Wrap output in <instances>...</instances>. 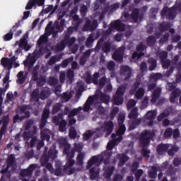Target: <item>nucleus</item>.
Here are the masks:
<instances>
[{
  "mask_svg": "<svg viewBox=\"0 0 181 181\" xmlns=\"http://www.w3.org/2000/svg\"><path fill=\"white\" fill-rule=\"evenodd\" d=\"M59 142L61 148H64V153L67 155V162L64 166V172L68 173L69 175H71V173H74V170L71 169V167L74 165V151L71 150L70 151V144L67 143V139L66 138H60L59 139Z\"/></svg>",
  "mask_w": 181,
  "mask_h": 181,
  "instance_id": "nucleus-1",
  "label": "nucleus"
},
{
  "mask_svg": "<svg viewBox=\"0 0 181 181\" xmlns=\"http://www.w3.org/2000/svg\"><path fill=\"white\" fill-rule=\"evenodd\" d=\"M110 156V153L105 151L103 153L102 155L93 156L88 162L87 168L90 169V178L92 180H95L98 177V174L100 173V169L98 168V165L103 162L104 159H107Z\"/></svg>",
  "mask_w": 181,
  "mask_h": 181,
  "instance_id": "nucleus-2",
  "label": "nucleus"
},
{
  "mask_svg": "<svg viewBox=\"0 0 181 181\" xmlns=\"http://www.w3.org/2000/svg\"><path fill=\"white\" fill-rule=\"evenodd\" d=\"M9 76H11V71H8V72L6 74L5 77L3 78V83L5 84V89L0 88V118H3L0 122L1 124H4L3 127L1 128V132H0V136H2V130L5 127H6L8 122H9V116L6 115L4 116L3 113V108L2 104L4 103V98H2V94L6 91L9 88Z\"/></svg>",
  "mask_w": 181,
  "mask_h": 181,
  "instance_id": "nucleus-3",
  "label": "nucleus"
},
{
  "mask_svg": "<svg viewBox=\"0 0 181 181\" xmlns=\"http://www.w3.org/2000/svg\"><path fill=\"white\" fill-rule=\"evenodd\" d=\"M125 119V117L124 116H120L118 118V123H119V129L117 131V134H112V141L107 143V151H112V148L115 146V145H118V143L122 139L123 134L125 132V126L122 124H124V121Z\"/></svg>",
  "mask_w": 181,
  "mask_h": 181,
  "instance_id": "nucleus-4",
  "label": "nucleus"
},
{
  "mask_svg": "<svg viewBox=\"0 0 181 181\" xmlns=\"http://www.w3.org/2000/svg\"><path fill=\"white\" fill-rule=\"evenodd\" d=\"M52 25L53 22L52 21L48 23L45 28V34L41 36L37 42L38 46L40 47L43 43H46L47 42V33L53 34L54 37V35H56V33H58L59 30H63V29L59 28V22H55L54 25L52 27ZM51 27L52 28L50 29Z\"/></svg>",
  "mask_w": 181,
  "mask_h": 181,
  "instance_id": "nucleus-5",
  "label": "nucleus"
},
{
  "mask_svg": "<svg viewBox=\"0 0 181 181\" xmlns=\"http://www.w3.org/2000/svg\"><path fill=\"white\" fill-rule=\"evenodd\" d=\"M152 136H153V133L148 131L143 132L140 135L139 146L141 148V152L145 158H149V151L146 148L149 145V141Z\"/></svg>",
  "mask_w": 181,
  "mask_h": 181,
  "instance_id": "nucleus-6",
  "label": "nucleus"
},
{
  "mask_svg": "<svg viewBox=\"0 0 181 181\" xmlns=\"http://www.w3.org/2000/svg\"><path fill=\"white\" fill-rule=\"evenodd\" d=\"M168 150V155L173 156L177 151H179V147L173 146L172 144H160L157 148V152L159 155H162L163 152Z\"/></svg>",
  "mask_w": 181,
  "mask_h": 181,
  "instance_id": "nucleus-7",
  "label": "nucleus"
},
{
  "mask_svg": "<svg viewBox=\"0 0 181 181\" xmlns=\"http://www.w3.org/2000/svg\"><path fill=\"white\" fill-rule=\"evenodd\" d=\"M125 93V86H119L113 97L114 104L121 105L124 103V94Z\"/></svg>",
  "mask_w": 181,
  "mask_h": 181,
  "instance_id": "nucleus-8",
  "label": "nucleus"
},
{
  "mask_svg": "<svg viewBox=\"0 0 181 181\" xmlns=\"http://www.w3.org/2000/svg\"><path fill=\"white\" fill-rule=\"evenodd\" d=\"M148 90H150V91H152L153 93L151 103H156L158 100H159V96L160 95V88L156 87V85H155V83H153L148 85Z\"/></svg>",
  "mask_w": 181,
  "mask_h": 181,
  "instance_id": "nucleus-9",
  "label": "nucleus"
},
{
  "mask_svg": "<svg viewBox=\"0 0 181 181\" xmlns=\"http://www.w3.org/2000/svg\"><path fill=\"white\" fill-rule=\"evenodd\" d=\"M74 149L76 151V152H78L77 160L79 165H83V159H84L85 154L84 153H81V151H83V145L81 143H75Z\"/></svg>",
  "mask_w": 181,
  "mask_h": 181,
  "instance_id": "nucleus-10",
  "label": "nucleus"
},
{
  "mask_svg": "<svg viewBox=\"0 0 181 181\" xmlns=\"http://www.w3.org/2000/svg\"><path fill=\"white\" fill-rule=\"evenodd\" d=\"M40 53H38L37 51H35L33 54L31 58L28 57L27 59L24 62L25 66H28V67H32L35 64L37 57H39Z\"/></svg>",
  "mask_w": 181,
  "mask_h": 181,
  "instance_id": "nucleus-11",
  "label": "nucleus"
},
{
  "mask_svg": "<svg viewBox=\"0 0 181 181\" xmlns=\"http://www.w3.org/2000/svg\"><path fill=\"white\" fill-rule=\"evenodd\" d=\"M52 121L56 124V125H59V124H60L59 131L61 132H64V131H66V125H67V123L65 120H62V116L53 117Z\"/></svg>",
  "mask_w": 181,
  "mask_h": 181,
  "instance_id": "nucleus-12",
  "label": "nucleus"
},
{
  "mask_svg": "<svg viewBox=\"0 0 181 181\" xmlns=\"http://www.w3.org/2000/svg\"><path fill=\"white\" fill-rule=\"evenodd\" d=\"M155 118H156V111L155 110L148 111L146 115V119L144 122L147 125H153V119Z\"/></svg>",
  "mask_w": 181,
  "mask_h": 181,
  "instance_id": "nucleus-13",
  "label": "nucleus"
},
{
  "mask_svg": "<svg viewBox=\"0 0 181 181\" xmlns=\"http://www.w3.org/2000/svg\"><path fill=\"white\" fill-rule=\"evenodd\" d=\"M144 50H145V46L142 44H139L137 46V51L134 52L132 59L134 62H136V60H139L141 56H144Z\"/></svg>",
  "mask_w": 181,
  "mask_h": 181,
  "instance_id": "nucleus-14",
  "label": "nucleus"
},
{
  "mask_svg": "<svg viewBox=\"0 0 181 181\" xmlns=\"http://www.w3.org/2000/svg\"><path fill=\"white\" fill-rule=\"evenodd\" d=\"M138 107H133L129 114V118L130 119H135V124H141V121H142L141 119H136L138 118Z\"/></svg>",
  "mask_w": 181,
  "mask_h": 181,
  "instance_id": "nucleus-15",
  "label": "nucleus"
},
{
  "mask_svg": "<svg viewBox=\"0 0 181 181\" xmlns=\"http://www.w3.org/2000/svg\"><path fill=\"white\" fill-rule=\"evenodd\" d=\"M45 4V0H29L28 2L25 9H32L35 5H37L38 6H42Z\"/></svg>",
  "mask_w": 181,
  "mask_h": 181,
  "instance_id": "nucleus-16",
  "label": "nucleus"
},
{
  "mask_svg": "<svg viewBox=\"0 0 181 181\" xmlns=\"http://www.w3.org/2000/svg\"><path fill=\"white\" fill-rule=\"evenodd\" d=\"M124 50L125 47H121L120 48H119L112 55L114 60L121 62V60H122V57L124 56Z\"/></svg>",
  "mask_w": 181,
  "mask_h": 181,
  "instance_id": "nucleus-17",
  "label": "nucleus"
},
{
  "mask_svg": "<svg viewBox=\"0 0 181 181\" xmlns=\"http://www.w3.org/2000/svg\"><path fill=\"white\" fill-rule=\"evenodd\" d=\"M181 91L180 89H174L170 95V101L172 104H175V103H177V98L179 95H180Z\"/></svg>",
  "mask_w": 181,
  "mask_h": 181,
  "instance_id": "nucleus-18",
  "label": "nucleus"
},
{
  "mask_svg": "<svg viewBox=\"0 0 181 181\" xmlns=\"http://www.w3.org/2000/svg\"><path fill=\"white\" fill-rule=\"evenodd\" d=\"M125 28V25L124 24L121 23V21L119 20H117L115 22H112L110 24V30H114V29H116L117 30H124Z\"/></svg>",
  "mask_w": 181,
  "mask_h": 181,
  "instance_id": "nucleus-19",
  "label": "nucleus"
},
{
  "mask_svg": "<svg viewBox=\"0 0 181 181\" xmlns=\"http://www.w3.org/2000/svg\"><path fill=\"white\" fill-rule=\"evenodd\" d=\"M166 57H168V52H162L160 53V58L163 69H168L170 66V61L166 59Z\"/></svg>",
  "mask_w": 181,
  "mask_h": 181,
  "instance_id": "nucleus-20",
  "label": "nucleus"
},
{
  "mask_svg": "<svg viewBox=\"0 0 181 181\" xmlns=\"http://www.w3.org/2000/svg\"><path fill=\"white\" fill-rule=\"evenodd\" d=\"M112 127H114V124H112V122H105L101 129L102 131H105V132H107V135H110L111 132H112Z\"/></svg>",
  "mask_w": 181,
  "mask_h": 181,
  "instance_id": "nucleus-21",
  "label": "nucleus"
},
{
  "mask_svg": "<svg viewBox=\"0 0 181 181\" xmlns=\"http://www.w3.org/2000/svg\"><path fill=\"white\" fill-rule=\"evenodd\" d=\"M16 45H18L21 49H24L26 52L30 49V45H28V40L25 38H23L20 41H17Z\"/></svg>",
  "mask_w": 181,
  "mask_h": 181,
  "instance_id": "nucleus-22",
  "label": "nucleus"
},
{
  "mask_svg": "<svg viewBox=\"0 0 181 181\" xmlns=\"http://www.w3.org/2000/svg\"><path fill=\"white\" fill-rule=\"evenodd\" d=\"M122 77L127 80L129 77H131V68H129L128 66H123L121 68Z\"/></svg>",
  "mask_w": 181,
  "mask_h": 181,
  "instance_id": "nucleus-23",
  "label": "nucleus"
},
{
  "mask_svg": "<svg viewBox=\"0 0 181 181\" xmlns=\"http://www.w3.org/2000/svg\"><path fill=\"white\" fill-rule=\"evenodd\" d=\"M36 168H37V165H35V164L30 165L28 169L23 170L21 172V176H23V177H25V176H30V175H32V172H33V170H35Z\"/></svg>",
  "mask_w": 181,
  "mask_h": 181,
  "instance_id": "nucleus-24",
  "label": "nucleus"
},
{
  "mask_svg": "<svg viewBox=\"0 0 181 181\" xmlns=\"http://www.w3.org/2000/svg\"><path fill=\"white\" fill-rule=\"evenodd\" d=\"M97 28V21H94L91 24L90 21H86V24L83 27V30H94V29Z\"/></svg>",
  "mask_w": 181,
  "mask_h": 181,
  "instance_id": "nucleus-25",
  "label": "nucleus"
},
{
  "mask_svg": "<svg viewBox=\"0 0 181 181\" xmlns=\"http://www.w3.org/2000/svg\"><path fill=\"white\" fill-rule=\"evenodd\" d=\"M162 16H165V15H169L171 19H173V17L175 16V8H168L165 7L161 11Z\"/></svg>",
  "mask_w": 181,
  "mask_h": 181,
  "instance_id": "nucleus-26",
  "label": "nucleus"
},
{
  "mask_svg": "<svg viewBox=\"0 0 181 181\" xmlns=\"http://www.w3.org/2000/svg\"><path fill=\"white\" fill-rule=\"evenodd\" d=\"M1 65L4 67H7L8 69V71H11V69H12V61L8 58H3L1 60Z\"/></svg>",
  "mask_w": 181,
  "mask_h": 181,
  "instance_id": "nucleus-27",
  "label": "nucleus"
},
{
  "mask_svg": "<svg viewBox=\"0 0 181 181\" xmlns=\"http://www.w3.org/2000/svg\"><path fill=\"white\" fill-rule=\"evenodd\" d=\"M76 39L74 38H71L70 40L66 39L65 41H63L62 42H61V45H58L57 46V50H63V49H64V47H66V43H70L71 45H73V43H74Z\"/></svg>",
  "mask_w": 181,
  "mask_h": 181,
  "instance_id": "nucleus-28",
  "label": "nucleus"
},
{
  "mask_svg": "<svg viewBox=\"0 0 181 181\" xmlns=\"http://www.w3.org/2000/svg\"><path fill=\"white\" fill-rule=\"evenodd\" d=\"M49 110L47 108H45L42 113L41 128H43V127L46 125V119L49 118Z\"/></svg>",
  "mask_w": 181,
  "mask_h": 181,
  "instance_id": "nucleus-29",
  "label": "nucleus"
},
{
  "mask_svg": "<svg viewBox=\"0 0 181 181\" xmlns=\"http://www.w3.org/2000/svg\"><path fill=\"white\" fill-rule=\"evenodd\" d=\"M93 98L89 97L83 107V111H90L92 110L91 106L93 105Z\"/></svg>",
  "mask_w": 181,
  "mask_h": 181,
  "instance_id": "nucleus-30",
  "label": "nucleus"
},
{
  "mask_svg": "<svg viewBox=\"0 0 181 181\" xmlns=\"http://www.w3.org/2000/svg\"><path fill=\"white\" fill-rule=\"evenodd\" d=\"M144 95H145V90H144V88H140L136 90L134 97L137 100H141V98H143Z\"/></svg>",
  "mask_w": 181,
  "mask_h": 181,
  "instance_id": "nucleus-31",
  "label": "nucleus"
},
{
  "mask_svg": "<svg viewBox=\"0 0 181 181\" xmlns=\"http://www.w3.org/2000/svg\"><path fill=\"white\" fill-rule=\"evenodd\" d=\"M69 138H72L73 139H75V138H80V135L77 134L76 128L74 127H71L69 129Z\"/></svg>",
  "mask_w": 181,
  "mask_h": 181,
  "instance_id": "nucleus-32",
  "label": "nucleus"
},
{
  "mask_svg": "<svg viewBox=\"0 0 181 181\" xmlns=\"http://www.w3.org/2000/svg\"><path fill=\"white\" fill-rule=\"evenodd\" d=\"M118 159H119V166H122L124 163L128 160L129 158L128 156L124 155V154H120L118 156Z\"/></svg>",
  "mask_w": 181,
  "mask_h": 181,
  "instance_id": "nucleus-33",
  "label": "nucleus"
},
{
  "mask_svg": "<svg viewBox=\"0 0 181 181\" xmlns=\"http://www.w3.org/2000/svg\"><path fill=\"white\" fill-rule=\"evenodd\" d=\"M41 161L42 162L43 165H45V166L47 168V169L49 170V172L53 173V167L52 166V165L49 163H45V162H47V159L46 158V157L43 156L41 159Z\"/></svg>",
  "mask_w": 181,
  "mask_h": 181,
  "instance_id": "nucleus-34",
  "label": "nucleus"
},
{
  "mask_svg": "<svg viewBox=\"0 0 181 181\" xmlns=\"http://www.w3.org/2000/svg\"><path fill=\"white\" fill-rule=\"evenodd\" d=\"M41 138L42 139H46V141H50V136H49V130H42L41 131Z\"/></svg>",
  "mask_w": 181,
  "mask_h": 181,
  "instance_id": "nucleus-35",
  "label": "nucleus"
},
{
  "mask_svg": "<svg viewBox=\"0 0 181 181\" xmlns=\"http://www.w3.org/2000/svg\"><path fill=\"white\" fill-rule=\"evenodd\" d=\"M93 134H94V132L87 131L83 134V141H88V139H90V138H91V136H93Z\"/></svg>",
  "mask_w": 181,
  "mask_h": 181,
  "instance_id": "nucleus-36",
  "label": "nucleus"
},
{
  "mask_svg": "<svg viewBox=\"0 0 181 181\" xmlns=\"http://www.w3.org/2000/svg\"><path fill=\"white\" fill-rule=\"evenodd\" d=\"M44 11L45 13H49V12H51V13L53 14L56 11V7L53 8V6H47V7L44 8Z\"/></svg>",
  "mask_w": 181,
  "mask_h": 181,
  "instance_id": "nucleus-37",
  "label": "nucleus"
},
{
  "mask_svg": "<svg viewBox=\"0 0 181 181\" xmlns=\"http://www.w3.org/2000/svg\"><path fill=\"white\" fill-rule=\"evenodd\" d=\"M112 170H114V167H110V168H107L104 173L105 177H110L111 175H112Z\"/></svg>",
  "mask_w": 181,
  "mask_h": 181,
  "instance_id": "nucleus-38",
  "label": "nucleus"
},
{
  "mask_svg": "<svg viewBox=\"0 0 181 181\" xmlns=\"http://www.w3.org/2000/svg\"><path fill=\"white\" fill-rule=\"evenodd\" d=\"M48 155L49 158H50L51 159H54V158H56L57 156L56 155H57V151L54 148L53 149L49 150Z\"/></svg>",
  "mask_w": 181,
  "mask_h": 181,
  "instance_id": "nucleus-39",
  "label": "nucleus"
},
{
  "mask_svg": "<svg viewBox=\"0 0 181 181\" xmlns=\"http://www.w3.org/2000/svg\"><path fill=\"white\" fill-rule=\"evenodd\" d=\"M18 83L22 84V83H25V76H23V71H20L18 74Z\"/></svg>",
  "mask_w": 181,
  "mask_h": 181,
  "instance_id": "nucleus-40",
  "label": "nucleus"
},
{
  "mask_svg": "<svg viewBox=\"0 0 181 181\" xmlns=\"http://www.w3.org/2000/svg\"><path fill=\"white\" fill-rule=\"evenodd\" d=\"M148 62L150 63L149 70H151V71L155 70V67H156V61L153 59H151Z\"/></svg>",
  "mask_w": 181,
  "mask_h": 181,
  "instance_id": "nucleus-41",
  "label": "nucleus"
},
{
  "mask_svg": "<svg viewBox=\"0 0 181 181\" xmlns=\"http://www.w3.org/2000/svg\"><path fill=\"white\" fill-rule=\"evenodd\" d=\"M138 9H134L132 13V18L133 19V21H134V22H137L138 21Z\"/></svg>",
  "mask_w": 181,
  "mask_h": 181,
  "instance_id": "nucleus-42",
  "label": "nucleus"
},
{
  "mask_svg": "<svg viewBox=\"0 0 181 181\" xmlns=\"http://www.w3.org/2000/svg\"><path fill=\"white\" fill-rule=\"evenodd\" d=\"M81 110V107H78L76 109H74L72 110L69 114V117H74V115H76L78 112H80V111Z\"/></svg>",
  "mask_w": 181,
  "mask_h": 181,
  "instance_id": "nucleus-43",
  "label": "nucleus"
},
{
  "mask_svg": "<svg viewBox=\"0 0 181 181\" xmlns=\"http://www.w3.org/2000/svg\"><path fill=\"white\" fill-rule=\"evenodd\" d=\"M81 110V107H78L76 109H74L72 110L69 114V117H74V115H76L78 112H80V111Z\"/></svg>",
  "mask_w": 181,
  "mask_h": 181,
  "instance_id": "nucleus-44",
  "label": "nucleus"
},
{
  "mask_svg": "<svg viewBox=\"0 0 181 181\" xmlns=\"http://www.w3.org/2000/svg\"><path fill=\"white\" fill-rule=\"evenodd\" d=\"M159 78H162V74H152L151 76V81H156V80H159Z\"/></svg>",
  "mask_w": 181,
  "mask_h": 181,
  "instance_id": "nucleus-45",
  "label": "nucleus"
},
{
  "mask_svg": "<svg viewBox=\"0 0 181 181\" xmlns=\"http://www.w3.org/2000/svg\"><path fill=\"white\" fill-rule=\"evenodd\" d=\"M136 104V102L135 100H129L127 103V109L132 110V108H134V107H135Z\"/></svg>",
  "mask_w": 181,
  "mask_h": 181,
  "instance_id": "nucleus-46",
  "label": "nucleus"
},
{
  "mask_svg": "<svg viewBox=\"0 0 181 181\" xmlns=\"http://www.w3.org/2000/svg\"><path fill=\"white\" fill-rule=\"evenodd\" d=\"M13 98H15V96L13 95V93H12V92H8L7 93L6 95V104H8V103H9V101H12L13 100Z\"/></svg>",
  "mask_w": 181,
  "mask_h": 181,
  "instance_id": "nucleus-47",
  "label": "nucleus"
},
{
  "mask_svg": "<svg viewBox=\"0 0 181 181\" xmlns=\"http://www.w3.org/2000/svg\"><path fill=\"white\" fill-rule=\"evenodd\" d=\"M101 100L103 101L105 104H108L110 103V96L108 95H104L103 94L101 96Z\"/></svg>",
  "mask_w": 181,
  "mask_h": 181,
  "instance_id": "nucleus-48",
  "label": "nucleus"
},
{
  "mask_svg": "<svg viewBox=\"0 0 181 181\" xmlns=\"http://www.w3.org/2000/svg\"><path fill=\"white\" fill-rule=\"evenodd\" d=\"M156 39L155 37H149L148 39H147V43L149 46H153V45L155 44V42H156Z\"/></svg>",
  "mask_w": 181,
  "mask_h": 181,
  "instance_id": "nucleus-49",
  "label": "nucleus"
},
{
  "mask_svg": "<svg viewBox=\"0 0 181 181\" xmlns=\"http://www.w3.org/2000/svg\"><path fill=\"white\" fill-rule=\"evenodd\" d=\"M39 95V89H35L31 94V97L33 99H35L37 101V97Z\"/></svg>",
  "mask_w": 181,
  "mask_h": 181,
  "instance_id": "nucleus-50",
  "label": "nucleus"
},
{
  "mask_svg": "<svg viewBox=\"0 0 181 181\" xmlns=\"http://www.w3.org/2000/svg\"><path fill=\"white\" fill-rule=\"evenodd\" d=\"M149 100V98H145L144 102L141 104V109L144 110V108H146L148 107V101Z\"/></svg>",
  "mask_w": 181,
  "mask_h": 181,
  "instance_id": "nucleus-51",
  "label": "nucleus"
},
{
  "mask_svg": "<svg viewBox=\"0 0 181 181\" xmlns=\"http://www.w3.org/2000/svg\"><path fill=\"white\" fill-rule=\"evenodd\" d=\"M47 97H49V93H47V92L46 91L41 92L40 95V98H41V100H45V98H47Z\"/></svg>",
  "mask_w": 181,
  "mask_h": 181,
  "instance_id": "nucleus-52",
  "label": "nucleus"
},
{
  "mask_svg": "<svg viewBox=\"0 0 181 181\" xmlns=\"http://www.w3.org/2000/svg\"><path fill=\"white\" fill-rule=\"evenodd\" d=\"M156 167H154L153 168V172H149L148 173V176L149 177L153 178V177H156Z\"/></svg>",
  "mask_w": 181,
  "mask_h": 181,
  "instance_id": "nucleus-53",
  "label": "nucleus"
},
{
  "mask_svg": "<svg viewBox=\"0 0 181 181\" xmlns=\"http://www.w3.org/2000/svg\"><path fill=\"white\" fill-rule=\"evenodd\" d=\"M169 115V112H165L164 113H162L158 117V121H162L165 117H168Z\"/></svg>",
  "mask_w": 181,
  "mask_h": 181,
  "instance_id": "nucleus-54",
  "label": "nucleus"
},
{
  "mask_svg": "<svg viewBox=\"0 0 181 181\" xmlns=\"http://www.w3.org/2000/svg\"><path fill=\"white\" fill-rule=\"evenodd\" d=\"M175 87H176V83L175 82H173V83H168L167 88L170 91L173 90Z\"/></svg>",
  "mask_w": 181,
  "mask_h": 181,
  "instance_id": "nucleus-55",
  "label": "nucleus"
},
{
  "mask_svg": "<svg viewBox=\"0 0 181 181\" xmlns=\"http://www.w3.org/2000/svg\"><path fill=\"white\" fill-rule=\"evenodd\" d=\"M61 107H62V105H60L59 103L55 105V106L53 107L52 112L54 114H56L57 111L60 110Z\"/></svg>",
  "mask_w": 181,
  "mask_h": 181,
  "instance_id": "nucleus-56",
  "label": "nucleus"
},
{
  "mask_svg": "<svg viewBox=\"0 0 181 181\" xmlns=\"http://www.w3.org/2000/svg\"><path fill=\"white\" fill-rule=\"evenodd\" d=\"M138 87H139V83L137 81L133 86L132 89L130 90L131 94H134L135 93V90H136Z\"/></svg>",
  "mask_w": 181,
  "mask_h": 181,
  "instance_id": "nucleus-57",
  "label": "nucleus"
},
{
  "mask_svg": "<svg viewBox=\"0 0 181 181\" xmlns=\"http://www.w3.org/2000/svg\"><path fill=\"white\" fill-rule=\"evenodd\" d=\"M110 46L111 44L110 42H108L107 44H106L104 47H103V50L105 53H110Z\"/></svg>",
  "mask_w": 181,
  "mask_h": 181,
  "instance_id": "nucleus-58",
  "label": "nucleus"
},
{
  "mask_svg": "<svg viewBox=\"0 0 181 181\" xmlns=\"http://www.w3.org/2000/svg\"><path fill=\"white\" fill-rule=\"evenodd\" d=\"M114 67H115V63H114V62H110L107 64V69L109 70H114Z\"/></svg>",
  "mask_w": 181,
  "mask_h": 181,
  "instance_id": "nucleus-59",
  "label": "nucleus"
},
{
  "mask_svg": "<svg viewBox=\"0 0 181 181\" xmlns=\"http://www.w3.org/2000/svg\"><path fill=\"white\" fill-rule=\"evenodd\" d=\"M142 173H144V171L142 170H139L136 173V177L137 180H139L141 179V176H142Z\"/></svg>",
  "mask_w": 181,
  "mask_h": 181,
  "instance_id": "nucleus-60",
  "label": "nucleus"
},
{
  "mask_svg": "<svg viewBox=\"0 0 181 181\" xmlns=\"http://www.w3.org/2000/svg\"><path fill=\"white\" fill-rule=\"evenodd\" d=\"M173 163L175 166H179V165H181V158H175Z\"/></svg>",
  "mask_w": 181,
  "mask_h": 181,
  "instance_id": "nucleus-61",
  "label": "nucleus"
},
{
  "mask_svg": "<svg viewBox=\"0 0 181 181\" xmlns=\"http://www.w3.org/2000/svg\"><path fill=\"white\" fill-rule=\"evenodd\" d=\"M165 136H166V138L170 136V135H172V129H167L164 133Z\"/></svg>",
  "mask_w": 181,
  "mask_h": 181,
  "instance_id": "nucleus-62",
  "label": "nucleus"
},
{
  "mask_svg": "<svg viewBox=\"0 0 181 181\" xmlns=\"http://www.w3.org/2000/svg\"><path fill=\"white\" fill-rule=\"evenodd\" d=\"M117 112H118V107H115L110 113L111 118H114V117H115V114H117Z\"/></svg>",
  "mask_w": 181,
  "mask_h": 181,
  "instance_id": "nucleus-63",
  "label": "nucleus"
},
{
  "mask_svg": "<svg viewBox=\"0 0 181 181\" xmlns=\"http://www.w3.org/2000/svg\"><path fill=\"white\" fill-rule=\"evenodd\" d=\"M12 37H13L12 33H8L4 36V40L8 41V40H11Z\"/></svg>",
  "mask_w": 181,
  "mask_h": 181,
  "instance_id": "nucleus-64",
  "label": "nucleus"
}]
</instances>
